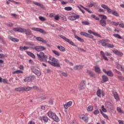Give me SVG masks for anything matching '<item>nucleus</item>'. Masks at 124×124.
Returning <instances> with one entry per match:
<instances>
[{"label": "nucleus", "instance_id": "f257e3e1", "mask_svg": "<svg viewBox=\"0 0 124 124\" xmlns=\"http://www.w3.org/2000/svg\"><path fill=\"white\" fill-rule=\"evenodd\" d=\"M37 57L38 60L41 62H47L52 66H54L55 67H61L59 60L53 57L51 60L52 62L50 61H47V60H48V56L45 55L44 52L42 51H41L39 53H37Z\"/></svg>", "mask_w": 124, "mask_h": 124}, {"label": "nucleus", "instance_id": "f03ea898", "mask_svg": "<svg viewBox=\"0 0 124 124\" xmlns=\"http://www.w3.org/2000/svg\"><path fill=\"white\" fill-rule=\"evenodd\" d=\"M47 115L49 117H50L51 119H52L54 122H56V123H59L60 122V119L59 118V117L56 115V113L55 112L49 110L47 112Z\"/></svg>", "mask_w": 124, "mask_h": 124}, {"label": "nucleus", "instance_id": "7ed1b4c3", "mask_svg": "<svg viewBox=\"0 0 124 124\" xmlns=\"http://www.w3.org/2000/svg\"><path fill=\"white\" fill-rule=\"evenodd\" d=\"M58 36H59V37H61V38H62L63 40L65 41L66 42H67L68 43H69V44H70V45H72V46L77 47V45H75V44H74V43L72 42V41H70L69 39L65 37V36L61 34L58 35Z\"/></svg>", "mask_w": 124, "mask_h": 124}, {"label": "nucleus", "instance_id": "20e7f679", "mask_svg": "<svg viewBox=\"0 0 124 124\" xmlns=\"http://www.w3.org/2000/svg\"><path fill=\"white\" fill-rule=\"evenodd\" d=\"M100 54L101 56H102V58H103L104 60L105 61H109V59H108V58L107 57H110L112 56V54L110 53L109 52H105L103 51H101L100 52Z\"/></svg>", "mask_w": 124, "mask_h": 124}, {"label": "nucleus", "instance_id": "39448f33", "mask_svg": "<svg viewBox=\"0 0 124 124\" xmlns=\"http://www.w3.org/2000/svg\"><path fill=\"white\" fill-rule=\"evenodd\" d=\"M32 50H35L37 52H41L42 51H44L46 50V47L42 46H36L34 47H30Z\"/></svg>", "mask_w": 124, "mask_h": 124}, {"label": "nucleus", "instance_id": "423d86ee", "mask_svg": "<svg viewBox=\"0 0 124 124\" xmlns=\"http://www.w3.org/2000/svg\"><path fill=\"white\" fill-rule=\"evenodd\" d=\"M80 35H82V36H85V37H88V38H92L93 39L94 41H95V39H93V35H91L86 32H81L80 33Z\"/></svg>", "mask_w": 124, "mask_h": 124}, {"label": "nucleus", "instance_id": "0eeeda50", "mask_svg": "<svg viewBox=\"0 0 124 124\" xmlns=\"http://www.w3.org/2000/svg\"><path fill=\"white\" fill-rule=\"evenodd\" d=\"M86 87V80H82L78 85V89L79 91L84 90Z\"/></svg>", "mask_w": 124, "mask_h": 124}, {"label": "nucleus", "instance_id": "6e6552de", "mask_svg": "<svg viewBox=\"0 0 124 124\" xmlns=\"http://www.w3.org/2000/svg\"><path fill=\"white\" fill-rule=\"evenodd\" d=\"M79 119H81L85 123H88L89 122V117L88 116L84 115V114H81L79 115Z\"/></svg>", "mask_w": 124, "mask_h": 124}, {"label": "nucleus", "instance_id": "1a4fd4ad", "mask_svg": "<svg viewBox=\"0 0 124 124\" xmlns=\"http://www.w3.org/2000/svg\"><path fill=\"white\" fill-rule=\"evenodd\" d=\"M79 18H80L79 15L74 14V15L69 16L68 19L71 21H75V20H77V19H79Z\"/></svg>", "mask_w": 124, "mask_h": 124}, {"label": "nucleus", "instance_id": "9d476101", "mask_svg": "<svg viewBox=\"0 0 124 124\" xmlns=\"http://www.w3.org/2000/svg\"><path fill=\"white\" fill-rule=\"evenodd\" d=\"M24 32L25 33V34L27 35L30 36V35H32L34 37V38H35L36 37L32 34V32H31V31L29 29H24Z\"/></svg>", "mask_w": 124, "mask_h": 124}, {"label": "nucleus", "instance_id": "9b49d317", "mask_svg": "<svg viewBox=\"0 0 124 124\" xmlns=\"http://www.w3.org/2000/svg\"><path fill=\"white\" fill-rule=\"evenodd\" d=\"M31 71L37 76H40V75H41V72H40L39 70L36 69V68H34V67L31 68Z\"/></svg>", "mask_w": 124, "mask_h": 124}, {"label": "nucleus", "instance_id": "f8f14e48", "mask_svg": "<svg viewBox=\"0 0 124 124\" xmlns=\"http://www.w3.org/2000/svg\"><path fill=\"white\" fill-rule=\"evenodd\" d=\"M108 14H111V15H113V16H115V17L120 16V15L119 14V13L117 12V11H114L111 9L110 10H109Z\"/></svg>", "mask_w": 124, "mask_h": 124}, {"label": "nucleus", "instance_id": "ddd939ff", "mask_svg": "<svg viewBox=\"0 0 124 124\" xmlns=\"http://www.w3.org/2000/svg\"><path fill=\"white\" fill-rule=\"evenodd\" d=\"M35 79V77L34 76H32L31 77H28L24 79V82H31L33 80Z\"/></svg>", "mask_w": 124, "mask_h": 124}, {"label": "nucleus", "instance_id": "4468645a", "mask_svg": "<svg viewBox=\"0 0 124 124\" xmlns=\"http://www.w3.org/2000/svg\"><path fill=\"white\" fill-rule=\"evenodd\" d=\"M32 31H38L39 32H41V33H44V30L39 28H35L32 27L31 28Z\"/></svg>", "mask_w": 124, "mask_h": 124}, {"label": "nucleus", "instance_id": "2eb2a0df", "mask_svg": "<svg viewBox=\"0 0 124 124\" xmlns=\"http://www.w3.org/2000/svg\"><path fill=\"white\" fill-rule=\"evenodd\" d=\"M36 39L37 41H39V42H42V43H44V44H47V43H48V41L45 40L40 37H36Z\"/></svg>", "mask_w": 124, "mask_h": 124}, {"label": "nucleus", "instance_id": "dca6fc26", "mask_svg": "<svg viewBox=\"0 0 124 124\" xmlns=\"http://www.w3.org/2000/svg\"><path fill=\"white\" fill-rule=\"evenodd\" d=\"M24 28H22L21 27H18L13 29V31H17L18 32H21L22 33H24Z\"/></svg>", "mask_w": 124, "mask_h": 124}, {"label": "nucleus", "instance_id": "f3484780", "mask_svg": "<svg viewBox=\"0 0 124 124\" xmlns=\"http://www.w3.org/2000/svg\"><path fill=\"white\" fill-rule=\"evenodd\" d=\"M94 68L95 69V72H96L97 74H100V73H101V70L100 69L99 66L96 65L94 67Z\"/></svg>", "mask_w": 124, "mask_h": 124}, {"label": "nucleus", "instance_id": "a211bd4d", "mask_svg": "<svg viewBox=\"0 0 124 124\" xmlns=\"http://www.w3.org/2000/svg\"><path fill=\"white\" fill-rule=\"evenodd\" d=\"M101 7H102V8H103V9H105V10H107L108 13H109V12L111 10V9H110L109 8V7H108V6H107V5H105L104 4H102L101 5Z\"/></svg>", "mask_w": 124, "mask_h": 124}, {"label": "nucleus", "instance_id": "6ab92c4d", "mask_svg": "<svg viewBox=\"0 0 124 124\" xmlns=\"http://www.w3.org/2000/svg\"><path fill=\"white\" fill-rule=\"evenodd\" d=\"M113 52L114 54H115V55L118 56V57H123V54L121 51H119V50L116 49L115 50H114Z\"/></svg>", "mask_w": 124, "mask_h": 124}, {"label": "nucleus", "instance_id": "aec40b11", "mask_svg": "<svg viewBox=\"0 0 124 124\" xmlns=\"http://www.w3.org/2000/svg\"><path fill=\"white\" fill-rule=\"evenodd\" d=\"M72 105V101H69L67 103H66L64 105V108L65 109H68V107H70Z\"/></svg>", "mask_w": 124, "mask_h": 124}, {"label": "nucleus", "instance_id": "412c9836", "mask_svg": "<svg viewBox=\"0 0 124 124\" xmlns=\"http://www.w3.org/2000/svg\"><path fill=\"white\" fill-rule=\"evenodd\" d=\"M100 25L103 28H106V20L101 19L100 20Z\"/></svg>", "mask_w": 124, "mask_h": 124}, {"label": "nucleus", "instance_id": "4be33fe9", "mask_svg": "<svg viewBox=\"0 0 124 124\" xmlns=\"http://www.w3.org/2000/svg\"><path fill=\"white\" fill-rule=\"evenodd\" d=\"M102 80H103V83H106V82H108L109 81V78H108V77L103 75L102 76Z\"/></svg>", "mask_w": 124, "mask_h": 124}, {"label": "nucleus", "instance_id": "5701e85b", "mask_svg": "<svg viewBox=\"0 0 124 124\" xmlns=\"http://www.w3.org/2000/svg\"><path fill=\"white\" fill-rule=\"evenodd\" d=\"M83 67H84V66L82 65H76V66H74V69H75V70H81V69H83Z\"/></svg>", "mask_w": 124, "mask_h": 124}, {"label": "nucleus", "instance_id": "b1692460", "mask_svg": "<svg viewBox=\"0 0 124 124\" xmlns=\"http://www.w3.org/2000/svg\"><path fill=\"white\" fill-rule=\"evenodd\" d=\"M9 39L13 41V42H19V39L17 38H14L11 36H9L8 37Z\"/></svg>", "mask_w": 124, "mask_h": 124}, {"label": "nucleus", "instance_id": "393cba45", "mask_svg": "<svg viewBox=\"0 0 124 124\" xmlns=\"http://www.w3.org/2000/svg\"><path fill=\"white\" fill-rule=\"evenodd\" d=\"M115 65H116V68H117V69H120V68H121V71H124V68H123V66L122 65L119 64V62H116L115 63Z\"/></svg>", "mask_w": 124, "mask_h": 124}, {"label": "nucleus", "instance_id": "a878e982", "mask_svg": "<svg viewBox=\"0 0 124 124\" xmlns=\"http://www.w3.org/2000/svg\"><path fill=\"white\" fill-rule=\"evenodd\" d=\"M112 93L113 94L114 97L115 99L116 100H119L120 98H119V95H118V93L116 91H113Z\"/></svg>", "mask_w": 124, "mask_h": 124}, {"label": "nucleus", "instance_id": "bb28decb", "mask_svg": "<svg viewBox=\"0 0 124 124\" xmlns=\"http://www.w3.org/2000/svg\"><path fill=\"white\" fill-rule=\"evenodd\" d=\"M16 92H24V87H19L15 89Z\"/></svg>", "mask_w": 124, "mask_h": 124}, {"label": "nucleus", "instance_id": "cd10ccee", "mask_svg": "<svg viewBox=\"0 0 124 124\" xmlns=\"http://www.w3.org/2000/svg\"><path fill=\"white\" fill-rule=\"evenodd\" d=\"M33 3L35 4V5H37V6H39L41 8H45L44 5L40 3L37 2H33Z\"/></svg>", "mask_w": 124, "mask_h": 124}, {"label": "nucleus", "instance_id": "c85d7f7f", "mask_svg": "<svg viewBox=\"0 0 124 124\" xmlns=\"http://www.w3.org/2000/svg\"><path fill=\"white\" fill-rule=\"evenodd\" d=\"M57 48L59 49L61 51V52H65V51H66V50L65 49V47L62 46H57Z\"/></svg>", "mask_w": 124, "mask_h": 124}, {"label": "nucleus", "instance_id": "c756f323", "mask_svg": "<svg viewBox=\"0 0 124 124\" xmlns=\"http://www.w3.org/2000/svg\"><path fill=\"white\" fill-rule=\"evenodd\" d=\"M27 55L28 56H30V57H31V58H32V59H35V55L34 54L30 51H27Z\"/></svg>", "mask_w": 124, "mask_h": 124}, {"label": "nucleus", "instance_id": "7c9ffc66", "mask_svg": "<svg viewBox=\"0 0 124 124\" xmlns=\"http://www.w3.org/2000/svg\"><path fill=\"white\" fill-rule=\"evenodd\" d=\"M107 75H108V76H109V77H113V76H114V74H113L112 71L108 70L107 71Z\"/></svg>", "mask_w": 124, "mask_h": 124}, {"label": "nucleus", "instance_id": "2f4dec72", "mask_svg": "<svg viewBox=\"0 0 124 124\" xmlns=\"http://www.w3.org/2000/svg\"><path fill=\"white\" fill-rule=\"evenodd\" d=\"M87 73L90 75V77H93L94 78L95 75L93 72H92L90 70H87Z\"/></svg>", "mask_w": 124, "mask_h": 124}, {"label": "nucleus", "instance_id": "473e14b6", "mask_svg": "<svg viewBox=\"0 0 124 124\" xmlns=\"http://www.w3.org/2000/svg\"><path fill=\"white\" fill-rule=\"evenodd\" d=\"M32 89V87H23L24 92H29Z\"/></svg>", "mask_w": 124, "mask_h": 124}, {"label": "nucleus", "instance_id": "72a5a7b5", "mask_svg": "<svg viewBox=\"0 0 124 124\" xmlns=\"http://www.w3.org/2000/svg\"><path fill=\"white\" fill-rule=\"evenodd\" d=\"M81 7H82V8H83V9H84L85 10H86V11H87V12H88V13H90V14H92L93 13V12L91 10H90V9L82 6L81 5H80Z\"/></svg>", "mask_w": 124, "mask_h": 124}, {"label": "nucleus", "instance_id": "f704fd0d", "mask_svg": "<svg viewBox=\"0 0 124 124\" xmlns=\"http://www.w3.org/2000/svg\"><path fill=\"white\" fill-rule=\"evenodd\" d=\"M106 105L108 108H109L110 109V108H112V106H113V105H112V103H111V102H107L106 103Z\"/></svg>", "mask_w": 124, "mask_h": 124}, {"label": "nucleus", "instance_id": "c9c22d12", "mask_svg": "<svg viewBox=\"0 0 124 124\" xmlns=\"http://www.w3.org/2000/svg\"><path fill=\"white\" fill-rule=\"evenodd\" d=\"M106 41H107V39L105 40H102L101 41V43L102 44V46H104V47H105V46H107V45L108 44L106 43Z\"/></svg>", "mask_w": 124, "mask_h": 124}, {"label": "nucleus", "instance_id": "e433bc0d", "mask_svg": "<svg viewBox=\"0 0 124 124\" xmlns=\"http://www.w3.org/2000/svg\"><path fill=\"white\" fill-rule=\"evenodd\" d=\"M81 23L84 26H90V22H89V21H86V20L82 21H81Z\"/></svg>", "mask_w": 124, "mask_h": 124}, {"label": "nucleus", "instance_id": "4c0bfd02", "mask_svg": "<svg viewBox=\"0 0 124 124\" xmlns=\"http://www.w3.org/2000/svg\"><path fill=\"white\" fill-rule=\"evenodd\" d=\"M101 89H98L97 91L96 92V94L97 95V96H98V97H101Z\"/></svg>", "mask_w": 124, "mask_h": 124}, {"label": "nucleus", "instance_id": "58836bf2", "mask_svg": "<svg viewBox=\"0 0 124 124\" xmlns=\"http://www.w3.org/2000/svg\"><path fill=\"white\" fill-rule=\"evenodd\" d=\"M75 38H76V39H77V40H78L80 42H84V39H83L81 38H80L78 36H77L76 37H75Z\"/></svg>", "mask_w": 124, "mask_h": 124}, {"label": "nucleus", "instance_id": "ea45409f", "mask_svg": "<svg viewBox=\"0 0 124 124\" xmlns=\"http://www.w3.org/2000/svg\"><path fill=\"white\" fill-rule=\"evenodd\" d=\"M19 73H23V71L20 70H18L13 72L12 74H19Z\"/></svg>", "mask_w": 124, "mask_h": 124}, {"label": "nucleus", "instance_id": "a19ab883", "mask_svg": "<svg viewBox=\"0 0 124 124\" xmlns=\"http://www.w3.org/2000/svg\"><path fill=\"white\" fill-rule=\"evenodd\" d=\"M99 17H102L101 20H106L107 16L104 15H99Z\"/></svg>", "mask_w": 124, "mask_h": 124}, {"label": "nucleus", "instance_id": "79ce46f5", "mask_svg": "<svg viewBox=\"0 0 124 124\" xmlns=\"http://www.w3.org/2000/svg\"><path fill=\"white\" fill-rule=\"evenodd\" d=\"M93 110V106H89L87 108V110L89 112H92Z\"/></svg>", "mask_w": 124, "mask_h": 124}, {"label": "nucleus", "instance_id": "37998d69", "mask_svg": "<svg viewBox=\"0 0 124 124\" xmlns=\"http://www.w3.org/2000/svg\"><path fill=\"white\" fill-rule=\"evenodd\" d=\"M52 51L53 53V54H54V55H56V56H58V57H59V56H60L61 55L60 54V52H59V51L57 50H52Z\"/></svg>", "mask_w": 124, "mask_h": 124}, {"label": "nucleus", "instance_id": "c03bdc74", "mask_svg": "<svg viewBox=\"0 0 124 124\" xmlns=\"http://www.w3.org/2000/svg\"><path fill=\"white\" fill-rule=\"evenodd\" d=\"M113 35L116 38H118L119 39H122V36L119 35V34H113Z\"/></svg>", "mask_w": 124, "mask_h": 124}, {"label": "nucleus", "instance_id": "a18cd8bd", "mask_svg": "<svg viewBox=\"0 0 124 124\" xmlns=\"http://www.w3.org/2000/svg\"><path fill=\"white\" fill-rule=\"evenodd\" d=\"M117 111L120 114H123L124 113V111L122 110V108L120 107H117Z\"/></svg>", "mask_w": 124, "mask_h": 124}, {"label": "nucleus", "instance_id": "49530a36", "mask_svg": "<svg viewBox=\"0 0 124 124\" xmlns=\"http://www.w3.org/2000/svg\"><path fill=\"white\" fill-rule=\"evenodd\" d=\"M42 120H43V121H44L45 123H47L48 122V117L46 116H43L42 117Z\"/></svg>", "mask_w": 124, "mask_h": 124}, {"label": "nucleus", "instance_id": "de8ad7c7", "mask_svg": "<svg viewBox=\"0 0 124 124\" xmlns=\"http://www.w3.org/2000/svg\"><path fill=\"white\" fill-rule=\"evenodd\" d=\"M64 9L66 10V11H71L72 10V7H65Z\"/></svg>", "mask_w": 124, "mask_h": 124}, {"label": "nucleus", "instance_id": "09e8293b", "mask_svg": "<svg viewBox=\"0 0 124 124\" xmlns=\"http://www.w3.org/2000/svg\"><path fill=\"white\" fill-rule=\"evenodd\" d=\"M107 47H108V48H114L115 46L113 44H108Z\"/></svg>", "mask_w": 124, "mask_h": 124}, {"label": "nucleus", "instance_id": "8fccbe9b", "mask_svg": "<svg viewBox=\"0 0 124 124\" xmlns=\"http://www.w3.org/2000/svg\"><path fill=\"white\" fill-rule=\"evenodd\" d=\"M39 20H40V21H42V22H44V21L46 20V18L43 16H39Z\"/></svg>", "mask_w": 124, "mask_h": 124}, {"label": "nucleus", "instance_id": "3c124183", "mask_svg": "<svg viewBox=\"0 0 124 124\" xmlns=\"http://www.w3.org/2000/svg\"><path fill=\"white\" fill-rule=\"evenodd\" d=\"M111 23L113 26H118V25H119V22H116L115 21H112Z\"/></svg>", "mask_w": 124, "mask_h": 124}, {"label": "nucleus", "instance_id": "603ef678", "mask_svg": "<svg viewBox=\"0 0 124 124\" xmlns=\"http://www.w3.org/2000/svg\"><path fill=\"white\" fill-rule=\"evenodd\" d=\"M77 49L79 51H82V52H86V50L84 49V48L78 47Z\"/></svg>", "mask_w": 124, "mask_h": 124}, {"label": "nucleus", "instance_id": "864d4df0", "mask_svg": "<svg viewBox=\"0 0 124 124\" xmlns=\"http://www.w3.org/2000/svg\"><path fill=\"white\" fill-rule=\"evenodd\" d=\"M61 74L62 76H64V77H67V73L66 72H62Z\"/></svg>", "mask_w": 124, "mask_h": 124}, {"label": "nucleus", "instance_id": "5fc2aeb1", "mask_svg": "<svg viewBox=\"0 0 124 124\" xmlns=\"http://www.w3.org/2000/svg\"><path fill=\"white\" fill-rule=\"evenodd\" d=\"M99 113V110H98V109H96L94 111L93 113L94 115H98Z\"/></svg>", "mask_w": 124, "mask_h": 124}, {"label": "nucleus", "instance_id": "6e6d98bb", "mask_svg": "<svg viewBox=\"0 0 124 124\" xmlns=\"http://www.w3.org/2000/svg\"><path fill=\"white\" fill-rule=\"evenodd\" d=\"M14 25V24L12 23H9L8 24H7V26H8V27H9V28H11L12 27H13Z\"/></svg>", "mask_w": 124, "mask_h": 124}, {"label": "nucleus", "instance_id": "4d7b16f0", "mask_svg": "<svg viewBox=\"0 0 124 124\" xmlns=\"http://www.w3.org/2000/svg\"><path fill=\"white\" fill-rule=\"evenodd\" d=\"M93 35L95 36H97V37H100V35L95 32H93Z\"/></svg>", "mask_w": 124, "mask_h": 124}, {"label": "nucleus", "instance_id": "13d9d810", "mask_svg": "<svg viewBox=\"0 0 124 124\" xmlns=\"http://www.w3.org/2000/svg\"><path fill=\"white\" fill-rule=\"evenodd\" d=\"M54 19L56 21H59V20H60V16H59V15H56L54 16Z\"/></svg>", "mask_w": 124, "mask_h": 124}, {"label": "nucleus", "instance_id": "bf43d9fd", "mask_svg": "<svg viewBox=\"0 0 124 124\" xmlns=\"http://www.w3.org/2000/svg\"><path fill=\"white\" fill-rule=\"evenodd\" d=\"M118 78L119 79V80H121V81H124V78L121 76H118Z\"/></svg>", "mask_w": 124, "mask_h": 124}, {"label": "nucleus", "instance_id": "052dcab7", "mask_svg": "<svg viewBox=\"0 0 124 124\" xmlns=\"http://www.w3.org/2000/svg\"><path fill=\"white\" fill-rule=\"evenodd\" d=\"M47 98L46 96H41V97H38V98H41V99L42 100H44L45 99H46Z\"/></svg>", "mask_w": 124, "mask_h": 124}, {"label": "nucleus", "instance_id": "680f3d73", "mask_svg": "<svg viewBox=\"0 0 124 124\" xmlns=\"http://www.w3.org/2000/svg\"><path fill=\"white\" fill-rule=\"evenodd\" d=\"M6 57V55H4L3 54H0V59H1L2 58H5Z\"/></svg>", "mask_w": 124, "mask_h": 124}, {"label": "nucleus", "instance_id": "e2e57ef3", "mask_svg": "<svg viewBox=\"0 0 124 124\" xmlns=\"http://www.w3.org/2000/svg\"><path fill=\"white\" fill-rule=\"evenodd\" d=\"M72 31L74 33V35L75 37H76L77 36V35H76V31L73 29L72 30Z\"/></svg>", "mask_w": 124, "mask_h": 124}, {"label": "nucleus", "instance_id": "0e129e2a", "mask_svg": "<svg viewBox=\"0 0 124 124\" xmlns=\"http://www.w3.org/2000/svg\"><path fill=\"white\" fill-rule=\"evenodd\" d=\"M102 116H103L104 118H105V119H107V120H109V118H108V115L105 114V113H104Z\"/></svg>", "mask_w": 124, "mask_h": 124}, {"label": "nucleus", "instance_id": "69168bd1", "mask_svg": "<svg viewBox=\"0 0 124 124\" xmlns=\"http://www.w3.org/2000/svg\"><path fill=\"white\" fill-rule=\"evenodd\" d=\"M28 45H29L30 46H34V44H33V43L32 42H29V43H28Z\"/></svg>", "mask_w": 124, "mask_h": 124}, {"label": "nucleus", "instance_id": "338daca9", "mask_svg": "<svg viewBox=\"0 0 124 124\" xmlns=\"http://www.w3.org/2000/svg\"><path fill=\"white\" fill-rule=\"evenodd\" d=\"M119 27L120 28H122V29H124V23H121V24L119 23Z\"/></svg>", "mask_w": 124, "mask_h": 124}, {"label": "nucleus", "instance_id": "774afa93", "mask_svg": "<svg viewBox=\"0 0 124 124\" xmlns=\"http://www.w3.org/2000/svg\"><path fill=\"white\" fill-rule=\"evenodd\" d=\"M98 12L101 13V12H104V9L99 8L98 10Z\"/></svg>", "mask_w": 124, "mask_h": 124}]
</instances>
